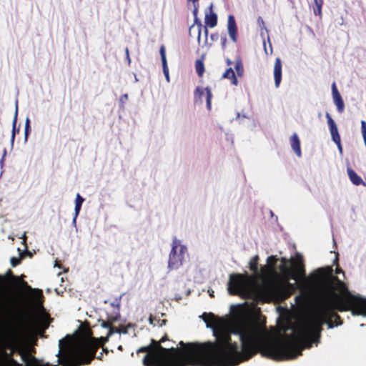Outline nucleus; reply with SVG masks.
Wrapping results in <instances>:
<instances>
[{"label":"nucleus","mask_w":366,"mask_h":366,"mask_svg":"<svg viewBox=\"0 0 366 366\" xmlns=\"http://www.w3.org/2000/svg\"><path fill=\"white\" fill-rule=\"evenodd\" d=\"M14 285H19L21 287V302H29L27 297L29 296L32 297L34 300H37L38 299L43 297L42 290L31 288V287L24 280H21L19 279V281L18 282H15Z\"/></svg>","instance_id":"0eeeda50"},{"label":"nucleus","mask_w":366,"mask_h":366,"mask_svg":"<svg viewBox=\"0 0 366 366\" xmlns=\"http://www.w3.org/2000/svg\"><path fill=\"white\" fill-rule=\"evenodd\" d=\"M235 69H236V70H237V74H238L239 75H242V71H243V69H242V66L241 65V64L237 63V64H236V66H235Z\"/></svg>","instance_id":"4c0bfd02"},{"label":"nucleus","mask_w":366,"mask_h":366,"mask_svg":"<svg viewBox=\"0 0 366 366\" xmlns=\"http://www.w3.org/2000/svg\"><path fill=\"white\" fill-rule=\"evenodd\" d=\"M3 311L6 317H11L14 314V309L5 305L3 307Z\"/></svg>","instance_id":"bb28decb"},{"label":"nucleus","mask_w":366,"mask_h":366,"mask_svg":"<svg viewBox=\"0 0 366 366\" xmlns=\"http://www.w3.org/2000/svg\"><path fill=\"white\" fill-rule=\"evenodd\" d=\"M244 317L235 320L230 330L213 329L214 342L184 343L182 349L164 347L161 342L151 340L149 346L164 366H236L254 357L253 332Z\"/></svg>","instance_id":"f257e3e1"},{"label":"nucleus","mask_w":366,"mask_h":366,"mask_svg":"<svg viewBox=\"0 0 366 366\" xmlns=\"http://www.w3.org/2000/svg\"><path fill=\"white\" fill-rule=\"evenodd\" d=\"M21 263V259L20 258H16V257H11V264L12 267H16L17 266L18 264H19Z\"/></svg>","instance_id":"c85d7f7f"},{"label":"nucleus","mask_w":366,"mask_h":366,"mask_svg":"<svg viewBox=\"0 0 366 366\" xmlns=\"http://www.w3.org/2000/svg\"><path fill=\"white\" fill-rule=\"evenodd\" d=\"M314 3L315 4H323L324 3V1L323 0H314Z\"/></svg>","instance_id":"49530a36"},{"label":"nucleus","mask_w":366,"mask_h":366,"mask_svg":"<svg viewBox=\"0 0 366 366\" xmlns=\"http://www.w3.org/2000/svg\"><path fill=\"white\" fill-rule=\"evenodd\" d=\"M204 91L206 92L207 94V108L208 110H210L212 107V94L209 88L206 87L205 89H202L200 87H197L194 92V96L196 98L198 97L199 99H201L202 96L204 94Z\"/></svg>","instance_id":"f8f14e48"},{"label":"nucleus","mask_w":366,"mask_h":366,"mask_svg":"<svg viewBox=\"0 0 366 366\" xmlns=\"http://www.w3.org/2000/svg\"><path fill=\"white\" fill-rule=\"evenodd\" d=\"M347 174L350 181L355 185H360L361 184H363L362 178L351 168L347 169Z\"/></svg>","instance_id":"a211bd4d"},{"label":"nucleus","mask_w":366,"mask_h":366,"mask_svg":"<svg viewBox=\"0 0 366 366\" xmlns=\"http://www.w3.org/2000/svg\"><path fill=\"white\" fill-rule=\"evenodd\" d=\"M159 53L161 55L162 63V64L167 63L165 46L164 45H162L160 46Z\"/></svg>","instance_id":"a878e982"},{"label":"nucleus","mask_w":366,"mask_h":366,"mask_svg":"<svg viewBox=\"0 0 366 366\" xmlns=\"http://www.w3.org/2000/svg\"><path fill=\"white\" fill-rule=\"evenodd\" d=\"M19 327L24 330H27L28 328H29L31 327V324L26 321H24V322L21 321L19 325Z\"/></svg>","instance_id":"72a5a7b5"},{"label":"nucleus","mask_w":366,"mask_h":366,"mask_svg":"<svg viewBox=\"0 0 366 366\" xmlns=\"http://www.w3.org/2000/svg\"><path fill=\"white\" fill-rule=\"evenodd\" d=\"M58 365L61 366H80L89 365L96 357L100 347L95 340H86L79 345H74L69 336L59 340Z\"/></svg>","instance_id":"20e7f679"},{"label":"nucleus","mask_w":366,"mask_h":366,"mask_svg":"<svg viewBox=\"0 0 366 366\" xmlns=\"http://www.w3.org/2000/svg\"><path fill=\"white\" fill-rule=\"evenodd\" d=\"M195 69L199 76H202L204 73V62L201 59H197L195 61Z\"/></svg>","instance_id":"5701e85b"},{"label":"nucleus","mask_w":366,"mask_h":366,"mask_svg":"<svg viewBox=\"0 0 366 366\" xmlns=\"http://www.w3.org/2000/svg\"><path fill=\"white\" fill-rule=\"evenodd\" d=\"M149 323L152 325L153 326L159 325L162 326L165 325L167 320H160L159 318H157L156 317H154L153 315H150L149 317Z\"/></svg>","instance_id":"b1692460"},{"label":"nucleus","mask_w":366,"mask_h":366,"mask_svg":"<svg viewBox=\"0 0 366 366\" xmlns=\"http://www.w3.org/2000/svg\"><path fill=\"white\" fill-rule=\"evenodd\" d=\"M125 53H126V58H127V59L128 61V63L129 64L130 62H131V59L129 57V49L127 47L125 49Z\"/></svg>","instance_id":"ea45409f"},{"label":"nucleus","mask_w":366,"mask_h":366,"mask_svg":"<svg viewBox=\"0 0 366 366\" xmlns=\"http://www.w3.org/2000/svg\"><path fill=\"white\" fill-rule=\"evenodd\" d=\"M258 260L259 257L256 255L249 262V269L256 274H259Z\"/></svg>","instance_id":"4be33fe9"},{"label":"nucleus","mask_w":366,"mask_h":366,"mask_svg":"<svg viewBox=\"0 0 366 366\" xmlns=\"http://www.w3.org/2000/svg\"><path fill=\"white\" fill-rule=\"evenodd\" d=\"M205 24L206 26H209L210 28L214 27L217 24V15L213 12L209 14H206Z\"/></svg>","instance_id":"6ab92c4d"},{"label":"nucleus","mask_w":366,"mask_h":366,"mask_svg":"<svg viewBox=\"0 0 366 366\" xmlns=\"http://www.w3.org/2000/svg\"><path fill=\"white\" fill-rule=\"evenodd\" d=\"M228 292L232 295H244L249 293L248 277L242 274H232L229 276Z\"/></svg>","instance_id":"39448f33"},{"label":"nucleus","mask_w":366,"mask_h":366,"mask_svg":"<svg viewBox=\"0 0 366 366\" xmlns=\"http://www.w3.org/2000/svg\"><path fill=\"white\" fill-rule=\"evenodd\" d=\"M128 332L127 328L125 326H120L119 327H111L110 330L108 332V335L107 337H101V342L98 341L97 339L92 338L90 340H95L96 342L100 345V347H102L105 342L108 340V337L114 333L119 334H127Z\"/></svg>","instance_id":"ddd939ff"},{"label":"nucleus","mask_w":366,"mask_h":366,"mask_svg":"<svg viewBox=\"0 0 366 366\" xmlns=\"http://www.w3.org/2000/svg\"><path fill=\"white\" fill-rule=\"evenodd\" d=\"M222 76L224 78H227L231 80V82L234 85L237 84V79L235 76L234 71L232 68L227 69L225 72L223 74Z\"/></svg>","instance_id":"412c9836"},{"label":"nucleus","mask_w":366,"mask_h":366,"mask_svg":"<svg viewBox=\"0 0 366 366\" xmlns=\"http://www.w3.org/2000/svg\"><path fill=\"white\" fill-rule=\"evenodd\" d=\"M49 315L44 314L36 317L34 326L36 330H38L40 333H44V331L49 327Z\"/></svg>","instance_id":"1a4fd4ad"},{"label":"nucleus","mask_w":366,"mask_h":366,"mask_svg":"<svg viewBox=\"0 0 366 366\" xmlns=\"http://www.w3.org/2000/svg\"><path fill=\"white\" fill-rule=\"evenodd\" d=\"M101 325L104 328H108L109 330H110L111 327H114L110 321H102Z\"/></svg>","instance_id":"c756f323"},{"label":"nucleus","mask_w":366,"mask_h":366,"mask_svg":"<svg viewBox=\"0 0 366 366\" xmlns=\"http://www.w3.org/2000/svg\"><path fill=\"white\" fill-rule=\"evenodd\" d=\"M281 262L280 270L287 281L286 285H272L267 287L257 286L253 291L257 297L261 296L262 292H265L278 300L288 298L291 295L290 290L295 289V285L288 282L290 280H295L297 282L307 280L312 284L325 283L331 294V298H328L325 301L337 300L335 291L342 294V295H338L340 297H346L348 294H352L348 290L346 284L337 276L332 274L333 270L331 267L318 268L307 277L303 259L300 255H297L296 258L292 257L289 259L282 257Z\"/></svg>","instance_id":"7ed1b4c3"},{"label":"nucleus","mask_w":366,"mask_h":366,"mask_svg":"<svg viewBox=\"0 0 366 366\" xmlns=\"http://www.w3.org/2000/svg\"><path fill=\"white\" fill-rule=\"evenodd\" d=\"M111 305L113 307H114V306L119 307L120 305V297L119 299H116Z\"/></svg>","instance_id":"a19ab883"},{"label":"nucleus","mask_w":366,"mask_h":366,"mask_svg":"<svg viewBox=\"0 0 366 366\" xmlns=\"http://www.w3.org/2000/svg\"><path fill=\"white\" fill-rule=\"evenodd\" d=\"M102 355H103V352H102L99 354V356H98L97 358V359L101 360V358H102Z\"/></svg>","instance_id":"09e8293b"},{"label":"nucleus","mask_w":366,"mask_h":366,"mask_svg":"<svg viewBox=\"0 0 366 366\" xmlns=\"http://www.w3.org/2000/svg\"><path fill=\"white\" fill-rule=\"evenodd\" d=\"M335 295L337 300L322 304L318 317L300 324L284 340L266 342V329L262 322L254 317H244L254 337L252 342L254 356L260 353L263 357L277 361L294 359L302 354L305 347H310L312 342L320 340L323 324H327L330 329L342 325L341 317L335 311H350L353 315L366 317V298L353 294L346 297Z\"/></svg>","instance_id":"f03ea898"},{"label":"nucleus","mask_w":366,"mask_h":366,"mask_svg":"<svg viewBox=\"0 0 366 366\" xmlns=\"http://www.w3.org/2000/svg\"><path fill=\"white\" fill-rule=\"evenodd\" d=\"M16 118H14V122H13V129H12V134H11V141H14L15 137V132H16Z\"/></svg>","instance_id":"e433bc0d"},{"label":"nucleus","mask_w":366,"mask_h":366,"mask_svg":"<svg viewBox=\"0 0 366 366\" xmlns=\"http://www.w3.org/2000/svg\"><path fill=\"white\" fill-rule=\"evenodd\" d=\"M274 78L275 86L278 88L282 80V61L279 57L276 58L274 61Z\"/></svg>","instance_id":"4468645a"},{"label":"nucleus","mask_w":366,"mask_h":366,"mask_svg":"<svg viewBox=\"0 0 366 366\" xmlns=\"http://www.w3.org/2000/svg\"><path fill=\"white\" fill-rule=\"evenodd\" d=\"M29 123H30L29 119L27 118L26 120V123H25V139H27L29 132V127H30Z\"/></svg>","instance_id":"7c9ffc66"},{"label":"nucleus","mask_w":366,"mask_h":366,"mask_svg":"<svg viewBox=\"0 0 366 366\" xmlns=\"http://www.w3.org/2000/svg\"><path fill=\"white\" fill-rule=\"evenodd\" d=\"M19 328L16 326H14L11 323H9V330L8 334V337L9 340H6L5 342L6 348H12V342L11 340L16 339Z\"/></svg>","instance_id":"f3484780"},{"label":"nucleus","mask_w":366,"mask_h":366,"mask_svg":"<svg viewBox=\"0 0 366 366\" xmlns=\"http://www.w3.org/2000/svg\"><path fill=\"white\" fill-rule=\"evenodd\" d=\"M340 272H342V269H340V268L337 267V268L336 269V273L339 274V273H340Z\"/></svg>","instance_id":"de8ad7c7"},{"label":"nucleus","mask_w":366,"mask_h":366,"mask_svg":"<svg viewBox=\"0 0 366 366\" xmlns=\"http://www.w3.org/2000/svg\"><path fill=\"white\" fill-rule=\"evenodd\" d=\"M218 37H219V34H217V33L212 34L210 36V38L212 41H217L218 39Z\"/></svg>","instance_id":"79ce46f5"},{"label":"nucleus","mask_w":366,"mask_h":366,"mask_svg":"<svg viewBox=\"0 0 366 366\" xmlns=\"http://www.w3.org/2000/svg\"><path fill=\"white\" fill-rule=\"evenodd\" d=\"M335 143L337 144L340 152H342V144H341V140L339 141V142H335Z\"/></svg>","instance_id":"37998d69"},{"label":"nucleus","mask_w":366,"mask_h":366,"mask_svg":"<svg viewBox=\"0 0 366 366\" xmlns=\"http://www.w3.org/2000/svg\"><path fill=\"white\" fill-rule=\"evenodd\" d=\"M54 267H57L59 268H61V264L58 261H55Z\"/></svg>","instance_id":"a18cd8bd"},{"label":"nucleus","mask_w":366,"mask_h":366,"mask_svg":"<svg viewBox=\"0 0 366 366\" xmlns=\"http://www.w3.org/2000/svg\"><path fill=\"white\" fill-rule=\"evenodd\" d=\"M187 247L179 244L177 239L173 240L172 247L169 255L168 267L169 269H177L182 264Z\"/></svg>","instance_id":"423d86ee"},{"label":"nucleus","mask_w":366,"mask_h":366,"mask_svg":"<svg viewBox=\"0 0 366 366\" xmlns=\"http://www.w3.org/2000/svg\"><path fill=\"white\" fill-rule=\"evenodd\" d=\"M19 281V277L14 275L13 272L9 269L5 275L0 274V287L4 286L7 283H15Z\"/></svg>","instance_id":"2eb2a0df"},{"label":"nucleus","mask_w":366,"mask_h":366,"mask_svg":"<svg viewBox=\"0 0 366 366\" xmlns=\"http://www.w3.org/2000/svg\"><path fill=\"white\" fill-rule=\"evenodd\" d=\"M332 93L338 112L342 113L345 109V104L335 81L332 84Z\"/></svg>","instance_id":"6e6552de"},{"label":"nucleus","mask_w":366,"mask_h":366,"mask_svg":"<svg viewBox=\"0 0 366 366\" xmlns=\"http://www.w3.org/2000/svg\"><path fill=\"white\" fill-rule=\"evenodd\" d=\"M202 317H203V319L204 320L205 322H207L208 324V320L206 319V317H209L211 320H214V315L212 314V313H209V314H206V313H204L202 315Z\"/></svg>","instance_id":"c9c22d12"},{"label":"nucleus","mask_w":366,"mask_h":366,"mask_svg":"<svg viewBox=\"0 0 366 366\" xmlns=\"http://www.w3.org/2000/svg\"><path fill=\"white\" fill-rule=\"evenodd\" d=\"M124 99H127V94H124Z\"/></svg>","instance_id":"8fccbe9b"},{"label":"nucleus","mask_w":366,"mask_h":366,"mask_svg":"<svg viewBox=\"0 0 366 366\" xmlns=\"http://www.w3.org/2000/svg\"><path fill=\"white\" fill-rule=\"evenodd\" d=\"M323 4H315V6L313 8V11L315 16H322V7Z\"/></svg>","instance_id":"393cba45"},{"label":"nucleus","mask_w":366,"mask_h":366,"mask_svg":"<svg viewBox=\"0 0 366 366\" xmlns=\"http://www.w3.org/2000/svg\"><path fill=\"white\" fill-rule=\"evenodd\" d=\"M159 340H160L161 343H163L165 341L169 340L167 335H164V336L162 337Z\"/></svg>","instance_id":"c03bdc74"},{"label":"nucleus","mask_w":366,"mask_h":366,"mask_svg":"<svg viewBox=\"0 0 366 366\" xmlns=\"http://www.w3.org/2000/svg\"><path fill=\"white\" fill-rule=\"evenodd\" d=\"M257 21H258V23H259V26H261L262 29H266L265 26H264V21L262 19V18L259 17L258 19H257Z\"/></svg>","instance_id":"58836bf2"},{"label":"nucleus","mask_w":366,"mask_h":366,"mask_svg":"<svg viewBox=\"0 0 366 366\" xmlns=\"http://www.w3.org/2000/svg\"><path fill=\"white\" fill-rule=\"evenodd\" d=\"M163 72L167 79L169 81V69L167 66V63L162 64Z\"/></svg>","instance_id":"2f4dec72"},{"label":"nucleus","mask_w":366,"mask_h":366,"mask_svg":"<svg viewBox=\"0 0 366 366\" xmlns=\"http://www.w3.org/2000/svg\"><path fill=\"white\" fill-rule=\"evenodd\" d=\"M228 34L233 42L237 41L238 31L235 19L233 15L230 14L227 19Z\"/></svg>","instance_id":"9d476101"},{"label":"nucleus","mask_w":366,"mask_h":366,"mask_svg":"<svg viewBox=\"0 0 366 366\" xmlns=\"http://www.w3.org/2000/svg\"><path fill=\"white\" fill-rule=\"evenodd\" d=\"M276 261H277V259L274 256H270L267 259V263L269 264H272L271 267H272L274 266Z\"/></svg>","instance_id":"f704fd0d"},{"label":"nucleus","mask_w":366,"mask_h":366,"mask_svg":"<svg viewBox=\"0 0 366 366\" xmlns=\"http://www.w3.org/2000/svg\"><path fill=\"white\" fill-rule=\"evenodd\" d=\"M84 199L79 194H77L76 196V199H75V208H74L75 216L73 219L74 222H76V219L77 216L79 215V213L81 210V205H82V203L84 202Z\"/></svg>","instance_id":"aec40b11"},{"label":"nucleus","mask_w":366,"mask_h":366,"mask_svg":"<svg viewBox=\"0 0 366 366\" xmlns=\"http://www.w3.org/2000/svg\"><path fill=\"white\" fill-rule=\"evenodd\" d=\"M290 144L295 153L297 154V157H300L302 155L300 141L298 137V135L296 133H294L291 136Z\"/></svg>","instance_id":"dca6fc26"},{"label":"nucleus","mask_w":366,"mask_h":366,"mask_svg":"<svg viewBox=\"0 0 366 366\" xmlns=\"http://www.w3.org/2000/svg\"><path fill=\"white\" fill-rule=\"evenodd\" d=\"M227 36L225 34L221 35V45L223 49H225L227 44Z\"/></svg>","instance_id":"473e14b6"},{"label":"nucleus","mask_w":366,"mask_h":366,"mask_svg":"<svg viewBox=\"0 0 366 366\" xmlns=\"http://www.w3.org/2000/svg\"><path fill=\"white\" fill-rule=\"evenodd\" d=\"M326 118L327 119V124L328 127L330 131L331 137L332 141L335 142H339L340 141V136L338 132V129L337 127V125L333 120V119L331 117L329 113H326Z\"/></svg>","instance_id":"9b49d317"},{"label":"nucleus","mask_w":366,"mask_h":366,"mask_svg":"<svg viewBox=\"0 0 366 366\" xmlns=\"http://www.w3.org/2000/svg\"><path fill=\"white\" fill-rule=\"evenodd\" d=\"M361 130L364 142L366 146V122L364 120L361 122Z\"/></svg>","instance_id":"cd10ccee"}]
</instances>
